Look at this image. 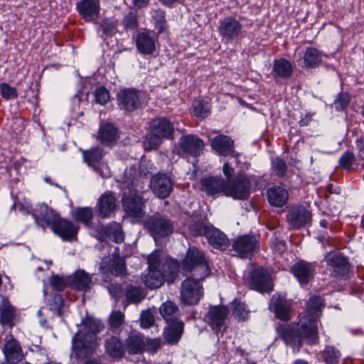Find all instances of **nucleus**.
Here are the masks:
<instances>
[{
  "label": "nucleus",
  "mask_w": 364,
  "mask_h": 364,
  "mask_svg": "<svg viewBox=\"0 0 364 364\" xmlns=\"http://www.w3.org/2000/svg\"><path fill=\"white\" fill-rule=\"evenodd\" d=\"M95 101L101 105L107 104L110 99L109 91L104 87H97L94 92Z\"/></svg>",
  "instance_id": "5fc2aeb1"
},
{
  "label": "nucleus",
  "mask_w": 364,
  "mask_h": 364,
  "mask_svg": "<svg viewBox=\"0 0 364 364\" xmlns=\"http://www.w3.org/2000/svg\"><path fill=\"white\" fill-rule=\"evenodd\" d=\"M303 61L304 66L309 68L318 66L322 61L320 50L312 47L307 48L304 53Z\"/></svg>",
  "instance_id": "79ce46f5"
},
{
  "label": "nucleus",
  "mask_w": 364,
  "mask_h": 364,
  "mask_svg": "<svg viewBox=\"0 0 364 364\" xmlns=\"http://www.w3.org/2000/svg\"><path fill=\"white\" fill-rule=\"evenodd\" d=\"M149 128L164 139H170L173 136L174 126L170 119L166 117L153 119Z\"/></svg>",
  "instance_id": "cd10ccee"
},
{
  "label": "nucleus",
  "mask_w": 364,
  "mask_h": 364,
  "mask_svg": "<svg viewBox=\"0 0 364 364\" xmlns=\"http://www.w3.org/2000/svg\"><path fill=\"white\" fill-rule=\"evenodd\" d=\"M269 309L274 312L277 318L283 321H288L291 318V304L280 294L273 295L270 300Z\"/></svg>",
  "instance_id": "5701e85b"
},
{
  "label": "nucleus",
  "mask_w": 364,
  "mask_h": 364,
  "mask_svg": "<svg viewBox=\"0 0 364 364\" xmlns=\"http://www.w3.org/2000/svg\"><path fill=\"white\" fill-rule=\"evenodd\" d=\"M294 71L292 63L285 58H279L274 60L272 75L274 79L289 78Z\"/></svg>",
  "instance_id": "c9c22d12"
},
{
  "label": "nucleus",
  "mask_w": 364,
  "mask_h": 364,
  "mask_svg": "<svg viewBox=\"0 0 364 364\" xmlns=\"http://www.w3.org/2000/svg\"><path fill=\"white\" fill-rule=\"evenodd\" d=\"M259 241L257 236L243 235L237 237L232 243V250L240 257H246L259 250Z\"/></svg>",
  "instance_id": "dca6fc26"
},
{
  "label": "nucleus",
  "mask_w": 364,
  "mask_h": 364,
  "mask_svg": "<svg viewBox=\"0 0 364 364\" xmlns=\"http://www.w3.org/2000/svg\"><path fill=\"white\" fill-rule=\"evenodd\" d=\"M146 296L142 288L132 284L127 286L125 291V297L128 304H138Z\"/></svg>",
  "instance_id": "a18cd8bd"
},
{
  "label": "nucleus",
  "mask_w": 364,
  "mask_h": 364,
  "mask_svg": "<svg viewBox=\"0 0 364 364\" xmlns=\"http://www.w3.org/2000/svg\"><path fill=\"white\" fill-rule=\"evenodd\" d=\"M4 353L7 361L14 364L21 361L23 357L19 343L14 338H11L6 342L4 347Z\"/></svg>",
  "instance_id": "72a5a7b5"
},
{
  "label": "nucleus",
  "mask_w": 364,
  "mask_h": 364,
  "mask_svg": "<svg viewBox=\"0 0 364 364\" xmlns=\"http://www.w3.org/2000/svg\"><path fill=\"white\" fill-rule=\"evenodd\" d=\"M16 309L7 300H4L0 305V323L3 326H14Z\"/></svg>",
  "instance_id": "a19ab883"
},
{
  "label": "nucleus",
  "mask_w": 364,
  "mask_h": 364,
  "mask_svg": "<svg viewBox=\"0 0 364 364\" xmlns=\"http://www.w3.org/2000/svg\"><path fill=\"white\" fill-rule=\"evenodd\" d=\"M350 100V96L347 92L340 93L334 101L335 108L337 110H343L349 104Z\"/></svg>",
  "instance_id": "680f3d73"
},
{
  "label": "nucleus",
  "mask_w": 364,
  "mask_h": 364,
  "mask_svg": "<svg viewBox=\"0 0 364 364\" xmlns=\"http://www.w3.org/2000/svg\"><path fill=\"white\" fill-rule=\"evenodd\" d=\"M98 134L102 144H109L117 139V131L112 124H106L100 127Z\"/></svg>",
  "instance_id": "49530a36"
},
{
  "label": "nucleus",
  "mask_w": 364,
  "mask_h": 364,
  "mask_svg": "<svg viewBox=\"0 0 364 364\" xmlns=\"http://www.w3.org/2000/svg\"><path fill=\"white\" fill-rule=\"evenodd\" d=\"M355 157L353 152L346 151L339 159V165L346 170L352 169L353 165L355 164Z\"/></svg>",
  "instance_id": "bf43d9fd"
},
{
  "label": "nucleus",
  "mask_w": 364,
  "mask_h": 364,
  "mask_svg": "<svg viewBox=\"0 0 364 364\" xmlns=\"http://www.w3.org/2000/svg\"><path fill=\"white\" fill-rule=\"evenodd\" d=\"M144 225L154 240L168 236L174 229L173 222L166 216L159 214L149 216Z\"/></svg>",
  "instance_id": "0eeeda50"
},
{
  "label": "nucleus",
  "mask_w": 364,
  "mask_h": 364,
  "mask_svg": "<svg viewBox=\"0 0 364 364\" xmlns=\"http://www.w3.org/2000/svg\"><path fill=\"white\" fill-rule=\"evenodd\" d=\"M193 109L194 114L202 119L207 117L210 112V109L201 100L193 102Z\"/></svg>",
  "instance_id": "13d9d810"
},
{
  "label": "nucleus",
  "mask_w": 364,
  "mask_h": 364,
  "mask_svg": "<svg viewBox=\"0 0 364 364\" xmlns=\"http://www.w3.org/2000/svg\"><path fill=\"white\" fill-rule=\"evenodd\" d=\"M100 29L102 30L105 36H111L117 30V23L114 21L104 19L100 26Z\"/></svg>",
  "instance_id": "e2e57ef3"
},
{
  "label": "nucleus",
  "mask_w": 364,
  "mask_h": 364,
  "mask_svg": "<svg viewBox=\"0 0 364 364\" xmlns=\"http://www.w3.org/2000/svg\"><path fill=\"white\" fill-rule=\"evenodd\" d=\"M144 340L141 334L131 332L125 341V350L131 355H136L144 350Z\"/></svg>",
  "instance_id": "e433bc0d"
},
{
  "label": "nucleus",
  "mask_w": 364,
  "mask_h": 364,
  "mask_svg": "<svg viewBox=\"0 0 364 364\" xmlns=\"http://www.w3.org/2000/svg\"><path fill=\"white\" fill-rule=\"evenodd\" d=\"M148 269L141 274V280L149 289H157L164 283V274L161 269L160 254L154 251L147 257Z\"/></svg>",
  "instance_id": "39448f33"
},
{
  "label": "nucleus",
  "mask_w": 364,
  "mask_h": 364,
  "mask_svg": "<svg viewBox=\"0 0 364 364\" xmlns=\"http://www.w3.org/2000/svg\"><path fill=\"white\" fill-rule=\"evenodd\" d=\"M138 90L132 88H126L120 90L117 94L118 105L125 112H132L141 106Z\"/></svg>",
  "instance_id": "f3484780"
},
{
  "label": "nucleus",
  "mask_w": 364,
  "mask_h": 364,
  "mask_svg": "<svg viewBox=\"0 0 364 364\" xmlns=\"http://www.w3.org/2000/svg\"><path fill=\"white\" fill-rule=\"evenodd\" d=\"M212 149L220 156L238 157L239 154L235 151V142L227 135L220 134L213 137L210 143Z\"/></svg>",
  "instance_id": "aec40b11"
},
{
  "label": "nucleus",
  "mask_w": 364,
  "mask_h": 364,
  "mask_svg": "<svg viewBox=\"0 0 364 364\" xmlns=\"http://www.w3.org/2000/svg\"><path fill=\"white\" fill-rule=\"evenodd\" d=\"M76 10L86 22H94L100 17V0H80L76 4Z\"/></svg>",
  "instance_id": "a211bd4d"
},
{
  "label": "nucleus",
  "mask_w": 364,
  "mask_h": 364,
  "mask_svg": "<svg viewBox=\"0 0 364 364\" xmlns=\"http://www.w3.org/2000/svg\"><path fill=\"white\" fill-rule=\"evenodd\" d=\"M160 314L166 321V323L176 322V321H181L180 310L177 305L171 301H168L164 303L159 309Z\"/></svg>",
  "instance_id": "ea45409f"
},
{
  "label": "nucleus",
  "mask_w": 364,
  "mask_h": 364,
  "mask_svg": "<svg viewBox=\"0 0 364 364\" xmlns=\"http://www.w3.org/2000/svg\"><path fill=\"white\" fill-rule=\"evenodd\" d=\"M164 140L149 128L143 140V147L146 151L156 150L161 146Z\"/></svg>",
  "instance_id": "de8ad7c7"
},
{
  "label": "nucleus",
  "mask_w": 364,
  "mask_h": 364,
  "mask_svg": "<svg viewBox=\"0 0 364 364\" xmlns=\"http://www.w3.org/2000/svg\"><path fill=\"white\" fill-rule=\"evenodd\" d=\"M234 316L245 320L247 318L249 315V311L246 308V305L242 302H235L233 308Z\"/></svg>",
  "instance_id": "052dcab7"
},
{
  "label": "nucleus",
  "mask_w": 364,
  "mask_h": 364,
  "mask_svg": "<svg viewBox=\"0 0 364 364\" xmlns=\"http://www.w3.org/2000/svg\"><path fill=\"white\" fill-rule=\"evenodd\" d=\"M122 206L125 213L133 218L139 219L144 215V199L141 193L143 192V183L139 178H134L131 182L123 183Z\"/></svg>",
  "instance_id": "f03ea898"
},
{
  "label": "nucleus",
  "mask_w": 364,
  "mask_h": 364,
  "mask_svg": "<svg viewBox=\"0 0 364 364\" xmlns=\"http://www.w3.org/2000/svg\"><path fill=\"white\" fill-rule=\"evenodd\" d=\"M156 42L157 37L149 31L139 32L135 37L136 48L143 55H152L156 50Z\"/></svg>",
  "instance_id": "4be33fe9"
},
{
  "label": "nucleus",
  "mask_w": 364,
  "mask_h": 364,
  "mask_svg": "<svg viewBox=\"0 0 364 364\" xmlns=\"http://www.w3.org/2000/svg\"><path fill=\"white\" fill-rule=\"evenodd\" d=\"M218 31L223 41L230 42L239 38L242 34V25L232 16L219 21Z\"/></svg>",
  "instance_id": "f8f14e48"
},
{
  "label": "nucleus",
  "mask_w": 364,
  "mask_h": 364,
  "mask_svg": "<svg viewBox=\"0 0 364 364\" xmlns=\"http://www.w3.org/2000/svg\"><path fill=\"white\" fill-rule=\"evenodd\" d=\"M324 307V300L320 296H312L306 304V313L304 316L316 320L320 316Z\"/></svg>",
  "instance_id": "58836bf2"
},
{
  "label": "nucleus",
  "mask_w": 364,
  "mask_h": 364,
  "mask_svg": "<svg viewBox=\"0 0 364 364\" xmlns=\"http://www.w3.org/2000/svg\"><path fill=\"white\" fill-rule=\"evenodd\" d=\"M69 282L72 289L87 291L91 288L92 277L84 270H78L69 277Z\"/></svg>",
  "instance_id": "7c9ffc66"
},
{
  "label": "nucleus",
  "mask_w": 364,
  "mask_h": 364,
  "mask_svg": "<svg viewBox=\"0 0 364 364\" xmlns=\"http://www.w3.org/2000/svg\"><path fill=\"white\" fill-rule=\"evenodd\" d=\"M190 231L194 237L204 236L213 248L225 250L230 245L227 236L210 223L196 221L191 225Z\"/></svg>",
  "instance_id": "20e7f679"
},
{
  "label": "nucleus",
  "mask_w": 364,
  "mask_h": 364,
  "mask_svg": "<svg viewBox=\"0 0 364 364\" xmlns=\"http://www.w3.org/2000/svg\"><path fill=\"white\" fill-rule=\"evenodd\" d=\"M291 272L301 285H305L313 279L315 268L309 262L299 261L293 265Z\"/></svg>",
  "instance_id": "c85d7f7f"
},
{
  "label": "nucleus",
  "mask_w": 364,
  "mask_h": 364,
  "mask_svg": "<svg viewBox=\"0 0 364 364\" xmlns=\"http://www.w3.org/2000/svg\"><path fill=\"white\" fill-rule=\"evenodd\" d=\"M228 315L229 310L224 306H210L204 315L203 320L216 334H223L225 330V324Z\"/></svg>",
  "instance_id": "9b49d317"
},
{
  "label": "nucleus",
  "mask_w": 364,
  "mask_h": 364,
  "mask_svg": "<svg viewBox=\"0 0 364 364\" xmlns=\"http://www.w3.org/2000/svg\"><path fill=\"white\" fill-rule=\"evenodd\" d=\"M144 350L149 353H156L161 346V341L160 338L149 339L144 341Z\"/></svg>",
  "instance_id": "0e129e2a"
},
{
  "label": "nucleus",
  "mask_w": 364,
  "mask_h": 364,
  "mask_svg": "<svg viewBox=\"0 0 364 364\" xmlns=\"http://www.w3.org/2000/svg\"><path fill=\"white\" fill-rule=\"evenodd\" d=\"M79 228L72 221L59 218L52 228L53 232L63 240L73 241L77 239Z\"/></svg>",
  "instance_id": "b1692460"
},
{
  "label": "nucleus",
  "mask_w": 364,
  "mask_h": 364,
  "mask_svg": "<svg viewBox=\"0 0 364 364\" xmlns=\"http://www.w3.org/2000/svg\"><path fill=\"white\" fill-rule=\"evenodd\" d=\"M165 11L161 9L153 11L152 17L154 19L155 27L158 33H161L166 29V21Z\"/></svg>",
  "instance_id": "3c124183"
},
{
  "label": "nucleus",
  "mask_w": 364,
  "mask_h": 364,
  "mask_svg": "<svg viewBox=\"0 0 364 364\" xmlns=\"http://www.w3.org/2000/svg\"><path fill=\"white\" fill-rule=\"evenodd\" d=\"M267 197L270 205L275 207H282L289 198V193L286 188L274 186L267 191Z\"/></svg>",
  "instance_id": "f704fd0d"
},
{
  "label": "nucleus",
  "mask_w": 364,
  "mask_h": 364,
  "mask_svg": "<svg viewBox=\"0 0 364 364\" xmlns=\"http://www.w3.org/2000/svg\"><path fill=\"white\" fill-rule=\"evenodd\" d=\"M272 168L278 177H283L286 174L287 166L283 159L277 157L272 161Z\"/></svg>",
  "instance_id": "6e6d98bb"
},
{
  "label": "nucleus",
  "mask_w": 364,
  "mask_h": 364,
  "mask_svg": "<svg viewBox=\"0 0 364 364\" xmlns=\"http://www.w3.org/2000/svg\"><path fill=\"white\" fill-rule=\"evenodd\" d=\"M106 235L116 243H121L124 240V234L119 223H112L105 228Z\"/></svg>",
  "instance_id": "09e8293b"
},
{
  "label": "nucleus",
  "mask_w": 364,
  "mask_h": 364,
  "mask_svg": "<svg viewBox=\"0 0 364 364\" xmlns=\"http://www.w3.org/2000/svg\"><path fill=\"white\" fill-rule=\"evenodd\" d=\"M195 277H188L181 284L180 299L186 305H196L203 296L201 282Z\"/></svg>",
  "instance_id": "423d86ee"
},
{
  "label": "nucleus",
  "mask_w": 364,
  "mask_h": 364,
  "mask_svg": "<svg viewBox=\"0 0 364 364\" xmlns=\"http://www.w3.org/2000/svg\"><path fill=\"white\" fill-rule=\"evenodd\" d=\"M250 289L261 293L272 291L273 285L269 274L262 268L253 269L247 279Z\"/></svg>",
  "instance_id": "4468645a"
},
{
  "label": "nucleus",
  "mask_w": 364,
  "mask_h": 364,
  "mask_svg": "<svg viewBox=\"0 0 364 364\" xmlns=\"http://www.w3.org/2000/svg\"><path fill=\"white\" fill-rule=\"evenodd\" d=\"M140 321L141 327L149 328L154 324V318L149 311H144L141 314Z\"/></svg>",
  "instance_id": "69168bd1"
},
{
  "label": "nucleus",
  "mask_w": 364,
  "mask_h": 364,
  "mask_svg": "<svg viewBox=\"0 0 364 364\" xmlns=\"http://www.w3.org/2000/svg\"><path fill=\"white\" fill-rule=\"evenodd\" d=\"M97 205L100 218H109L117 207V198L115 194L111 191L105 192L98 199Z\"/></svg>",
  "instance_id": "bb28decb"
},
{
  "label": "nucleus",
  "mask_w": 364,
  "mask_h": 364,
  "mask_svg": "<svg viewBox=\"0 0 364 364\" xmlns=\"http://www.w3.org/2000/svg\"><path fill=\"white\" fill-rule=\"evenodd\" d=\"M321 354L326 364H338L341 355L340 351L332 346H326Z\"/></svg>",
  "instance_id": "8fccbe9b"
},
{
  "label": "nucleus",
  "mask_w": 364,
  "mask_h": 364,
  "mask_svg": "<svg viewBox=\"0 0 364 364\" xmlns=\"http://www.w3.org/2000/svg\"><path fill=\"white\" fill-rule=\"evenodd\" d=\"M149 187L156 197L164 199L173 191V181L167 173H157L151 177Z\"/></svg>",
  "instance_id": "ddd939ff"
},
{
  "label": "nucleus",
  "mask_w": 364,
  "mask_h": 364,
  "mask_svg": "<svg viewBox=\"0 0 364 364\" xmlns=\"http://www.w3.org/2000/svg\"><path fill=\"white\" fill-rule=\"evenodd\" d=\"M181 265L176 259H167L164 261L161 260V269L164 274V279L173 282L178 275Z\"/></svg>",
  "instance_id": "37998d69"
},
{
  "label": "nucleus",
  "mask_w": 364,
  "mask_h": 364,
  "mask_svg": "<svg viewBox=\"0 0 364 364\" xmlns=\"http://www.w3.org/2000/svg\"><path fill=\"white\" fill-rule=\"evenodd\" d=\"M301 343L306 341L307 344L315 345L318 343L316 321L312 318L302 316L296 323Z\"/></svg>",
  "instance_id": "2eb2a0df"
},
{
  "label": "nucleus",
  "mask_w": 364,
  "mask_h": 364,
  "mask_svg": "<svg viewBox=\"0 0 364 364\" xmlns=\"http://www.w3.org/2000/svg\"><path fill=\"white\" fill-rule=\"evenodd\" d=\"M312 214L302 205H293L287 210L286 221L289 229L299 230L311 223Z\"/></svg>",
  "instance_id": "1a4fd4ad"
},
{
  "label": "nucleus",
  "mask_w": 364,
  "mask_h": 364,
  "mask_svg": "<svg viewBox=\"0 0 364 364\" xmlns=\"http://www.w3.org/2000/svg\"><path fill=\"white\" fill-rule=\"evenodd\" d=\"M100 269L102 274L109 272L114 276H124L127 274L125 260L120 257H115L112 259H102Z\"/></svg>",
  "instance_id": "c756f323"
},
{
  "label": "nucleus",
  "mask_w": 364,
  "mask_h": 364,
  "mask_svg": "<svg viewBox=\"0 0 364 364\" xmlns=\"http://www.w3.org/2000/svg\"><path fill=\"white\" fill-rule=\"evenodd\" d=\"M33 216L36 223L43 228H53L57 223L60 215L47 205L42 204L34 210Z\"/></svg>",
  "instance_id": "6ab92c4d"
},
{
  "label": "nucleus",
  "mask_w": 364,
  "mask_h": 364,
  "mask_svg": "<svg viewBox=\"0 0 364 364\" xmlns=\"http://www.w3.org/2000/svg\"><path fill=\"white\" fill-rule=\"evenodd\" d=\"M106 353L113 358H122L125 354V349L122 341L117 336H111L105 343Z\"/></svg>",
  "instance_id": "4c0bfd02"
},
{
  "label": "nucleus",
  "mask_w": 364,
  "mask_h": 364,
  "mask_svg": "<svg viewBox=\"0 0 364 364\" xmlns=\"http://www.w3.org/2000/svg\"><path fill=\"white\" fill-rule=\"evenodd\" d=\"M124 323V314L113 311L109 317V324L112 329H118Z\"/></svg>",
  "instance_id": "864d4df0"
},
{
  "label": "nucleus",
  "mask_w": 364,
  "mask_h": 364,
  "mask_svg": "<svg viewBox=\"0 0 364 364\" xmlns=\"http://www.w3.org/2000/svg\"><path fill=\"white\" fill-rule=\"evenodd\" d=\"M82 153L84 161L104 177L105 176L100 172V167L97 166L104 156L103 149L95 146L87 150H82Z\"/></svg>",
  "instance_id": "473e14b6"
},
{
  "label": "nucleus",
  "mask_w": 364,
  "mask_h": 364,
  "mask_svg": "<svg viewBox=\"0 0 364 364\" xmlns=\"http://www.w3.org/2000/svg\"><path fill=\"white\" fill-rule=\"evenodd\" d=\"M204 141L197 135L186 134L180 137L177 153L183 157H198L203 151Z\"/></svg>",
  "instance_id": "9d476101"
},
{
  "label": "nucleus",
  "mask_w": 364,
  "mask_h": 364,
  "mask_svg": "<svg viewBox=\"0 0 364 364\" xmlns=\"http://www.w3.org/2000/svg\"><path fill=\"white\" fill-rule=\"evenodd\" d=\"M0 95L6 100H14L18 97V91L9 83H0Z\"/></svg>",
  "instance_id": "603ef678"
},
{
  "label": "nucleus",
  "mask_w": 364,
  "mask_h": 364,
  "mask_svg": "<svg viewBox=\"0 0 364 364\" xmlns=\"http://www.w3.org/2000/svg\"><path fill=\"white\" fill-rule=\"evenodd\" d=\"M324 261L338 276H345L349 271L348 259L342 253L331 251L325 255Z\"/></svg>",
  "instance_id": "412c9836"
},
{
  "label": "nucleus",
  "mask_w": 364,
  "mask_h": 364,
  "mask_svg": "<svg viewBox=\"0 0 364 364\" xmlns=\"http://www.w3.org/2000/svg\"><path fill=\"white\" fill-rule=\"evenodd\" d=\"M183 273H191V276L205 279L210 273L209 264L203 251L196 247H190L181 262Z\"/></svg>",
  "instance_id": "7ed1b4c3"
},
{
  "label": "nucleus",
  "mask_w": 364,
  "mask_h": 364,
  "mask_svg": "<svg viewBox=\"0 0 364 364\" xmlns=\"http://www.w3.org/2000/svg\"><path fill=\"white\" fill-rule=\"evenodd\" d=\"M51 287L57 291H63L67 286H70L69 277L65 278L58 275L50 278Z\"/></svg>",
  "instance_id": "4d7b16f0"
},
{
  "label": "nucleus",
  "mask_w": 364,
  "mask_h": 364,
  "mask_svg": "<svg viewBox=\"0 0 364 364\" xmlns=\"http://www.w3.org/2000/svg\"><path fill=\"white\" fill-rule=\"evenodd\" d=\"M122 24L126 29H134L137 27V18L135 15L129 14L124 17Z\"/></svg>",
  "instance_id": "338daca9"
},
{
  "label": "nucleus",
  "mask_w": 364,
  "mask_h": 364,
  "mask_svg": "<svg viewBox=\"0 0 364 364\" xmlns=\"http://www.w3.org/2000/svg\"><path fill=\"white\" fill-rule=\"evenodd\" d=\"M276 331L279 337L287 343L300 348L301 343L298 333L296 323L278 324Z\"/></svg>",
  "instance_id": "a878e982"
},
{
  "label": "nucleus",
  "mask_w": 364,
  "mask_h": 364,
  "mask_svg": "<svg viewBox=\"0 0 364 364\" xmlns=\"http://www.w3.org/2000/svg\"><path fill=\"white\" fill-rule=\"evenodd\" d=\"M183 331L184 323L182 321L168 323L164 331V339L171 345L176 344L181 339Z\"/></svg>",
  "instance_id": "2f4dec72"
},
{
  "label": "nucleus",
  "mask_w": 364,
  "mask_h": 364,
  "mask_svg": "<svg viewBox=\"0 0 364 364\" xmlns=\"http://www.w3.org/2000/svg\"><path fill=\"white\" fill-rule=\"evenodd\" d=\"M93 210L89 207L77 208L73 213V218L77 222H80L86 226H90L93 219Z\"/></svg>",
  "instance_id": "c03bdc74"
},
{
  "label": "nucleus",
  "mask_w": 364,
  "mask_h": 364,
  "mask_svg": "<svg viewBox=\"0 0 364 364\" xmlns=\"http://www.w3.org/2000/svg\"><path fill=\"white\" fill-rule=\"evenodd\" d=\"M83 328L72 339L73 350L78 358L92 354L98 346L97 333L104 329L103 323L97 319L86 317L82 321Z\"/></svg>",
  "instance_id": "f257e3e1"
},
{
  "label": "nucleus",
  "mask_w": 364,
  "mask_h": 364,
  "mask_svg": "<svg viewBox=\"0 0 364 364\" xmlns=\"http://www.w3.org/2000/svg\"><path fill=\"white\" fill-rule=\"evenodd\" d=\"M201 191L207 195L215 196L216 194L225 193L226 181L221 176H209L201 178Z\"/></svg>",
  "instance_id": "393cba45"
},
{
  "label": "nucleus",
  "mask_w": 364,
  "mask_h": 364,
  "mask_svg": "<svg viewBox=\"0 0 364 364\" xmlns=\"http://www.w3.org/2000/svg\"><path fill=\"white\" fill-rule=\"evenodd\" d=\"M251 181L245 174L240 173L226 181L225 196L235 200H246L250 195Z\"/></svg>",
  "instance_id": "6e6552de"
},
{
  "label": "nucleus",
  "mask_w": 364,
  "mask_h": 364,
  "mask_svg": "<svg viewBox=\"0 0 364 364\" xmlns=\"http://www.w3.org/2000/svg\"><path fill=\"white\" fill-rule=\"evenodd\" d=\"M223 171L227 178V180L225 181H228L229 179H232L233 178L232 176L234 174L235 170L229 164V163L224 164L223 167Z\"/></svg>",
  "instance_id": "774afa93"
}]
</instances>
